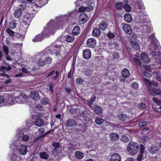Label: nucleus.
I'll return each instance as SVG.
<instances>
[{
  "instance_id": "obj_1",
  "label": "nucleus",
  "mask_w": 161,
  "mask_h": 161,
  "mask_svg": "<svg viewBox=\"0 0 161 161\" xmlns=\"http://www.w3.org/2000/svg\"><path fill=\"white\" fill-rule=\"evenodd\" d=\"M28 97L25 94H20L18 97L8 98L6 100V103L9 105H13L16 103H26L28 102Z\"/></svg>"
},
{
  "instance_id": "obj_2",
  "label": "nucleus",
  "mask_w": 161,
  "mask_h": 161,
  "mask_svg": "<svg viewBox=\"0 0 161 161\" xmlns=\"http://www.w3.org/2000/svg\"><path fill=\"white\" fill-rule=\"evenodd\" d=\"M131 6H133L134 8H133V10L135 12H138L139 13V14L138 16H140L139 17L140 19V22H145V20L144 16H145V14H144L143 12H142L140 10V11H138V10H136L137 9H140L142 8V4L140 3L139 2V0H132V3H131Z\"/></svg>"
},
{
  "instance_id": "obj_3",
  "label": "nucleus",
  "mask_w": 161,
  "mask_h": 161,
  "mask_svg": "<svg viewBox=\"0 0 161 161\" xmlns=\"http://www.w3.org/2000/svg\"><path fill=\"white\" fill-rule=\"evenodd\" d=\"M150 50L151 51V54L155 59L156 61L161 64V59L160 57L156 59V56L159 57L161 55V53L160 51L159 47L156 43H153L150 45Z\"/></svg>"
},
{
  "instance_id": "obj_4",
  "label": "nucleus",
  "mask_w": 161,
  "mask_h": 161,
  "mask_svg": "<svg viewBox=\"0 0 161 161\" xmlns=\"http://www.w3.org/2000/svg\"><path fill=\"white\" fill-rule=\"evenodd\" d=\"M148 91L150 93V95L154 96L155 94L160 95L161 94V90L154 88L151 86L148 87Z\"/></svg>"
},
{
  "instance_id": "obj_5",
  "label": "nucleus",
  "mask_w": 161,
  "mask_h": 161,
  "mask_svg": "<svg viewBox=\"0 0 161 161\" xmlns=\"http://www.w3.org/2000/svg\"><path fill=\"white\" fill-rule=\"evenodd\" d=\"M96 40L94 38H89L87 39L86 42V44L88 47L93 48L96 46Z\"/></svg>"
},
{
  "instance_id": "obj_6",
  "label": "nucleus",
  "mask_w": 161,
  "mask_h": 161,
  "mask_svg": "<svg viewBox=\"0 0 161 161\" xmlns=\"http://www.w3.org/2000/svg\"><path fill=\"white\" fill-rule=\"evenodd\" d=\"M77 124L76 122L73 119H69L67 121L66 127V128H70L74 126H76Z\"/></svg>"
},
{
  "instance_id": "obj_7",
  "label": "nucleus",
  "mask_w": 161,
  "mask_h": 161,
  "mask_svg": "<svg viewBox=\"0 0 161 161\" xmlns=\"http://www.w3.org/2000/svg\"><path fill=\"white\" fill-rule=\"evenodd\" d=\"M32 17L30 14L26 13L23 18V22L26 25H29L30 23Z\"/></svg>"
},
{
  "instance_id": "obj_8",
  "label": "nucleus",
  "mask_w": 161,
  "mask_h": 161,
  "mask_svg": "<svg viewBox=\"0 0 161 161\" xmlns=\"http://www.w3.org/2000/svg\"><path fill=\"white\" fill-rule=\"evenodd\" d=\"M88 19V15L86 14L82 13L79 16V22L80 24H84L87 21Z\"/></svg>"
},
{
  "instance_id": "obj_9",
  "label": "nucleus",
  "mask_w": 161,
  "mask_h": 161,
  "mask_svg": "<svg viewBox=\"0 0 161 161\" xmlns=\"http://www.w3.org/2000/svg\"><path fill=\"white\" fill-rule=\"evenodd\" d=\"M158 147L155 145H152L148 147V151L152 154L156 153L158 152Z\"/></svg>"
},
{
  "instance_id": "obj_10",
  "label": "nucleus",
  "mask_w": 161,
  "mask_h": 161,
  "mask_svg": "<svg viewBox=\"0 0 161 161\" xmlns=\"http://www.w3.org/2000/svg\"><path fill=\"white\" fill-rule=\"evenodd\" d=\"M145 150V147L142 144L140 145V151L138 157L137 158V160L138 161H141L142 159V156L144 153Z\"/></svg>"
},
{
  "instance_id": "obj_11",
  "label": "nucleus",
  "mask_w": 161,
  "mask_h": 161,
  "mask_svg": "<svg viewBox=\"0 0 161 161\" xmlns=\"http://www.w3.org/2000/svg\"><path fill=\"white\" fill-rule=\"evenodd\" d=\"M83 56L85 59H88L91 56V53L89 49H85L83 53Z\"/></svg>"
},
{
  "instance_id": "obj_12",
  "label": "nucleus",
  "mask_w": 161,
  "mask_h": 161,
  "mask_svg": "<svg viewBox=\"0 0 161 161\" xmlns=\"http://www.w3.org/2000/svg\"><path fill=\"white\" fill-rule=\"evenodd\" d=\"M121 157L118 153H114L111 156L110 161H121Z\"/></svg>"
},
{
  "instance_id": "obj_13",
  "label": "nucleus",
  "mask_w": 161,
  "mask_h": 161,
  "mask_svg": "<svg viewBox=\"0 0 161 161\" xmlns=\"http://www.w3.org/2000/svg\"><path fill=\"white\" fill-rule=\"evenodd\" d=\"M46 0H37L34 5L37 7H42L46 3Z\"/></svg>"
},
{
  "instance_id": "obj_14",
  "label": "nucleus",
  "mask_w": 161,
  "mask_h": 161,
  "mask_svg": "<svg viewBox=\"0 0 161 161\" xmlns=\"http://www.w3.org/2000/svg\"><path fill=\"white\" fill-rule=\"evenodd\" d=\"M80 31V27L79 26L77 25L74 27L71 32L72 35L73 36L78 35Z\"/></svg>"
},
{
  "instance_id": "obj_15",
  "label": "nucleus",
  "mask_w": 161,
  "mask_h": 161,
  "mask_svg": "<svg viewBox=\"0 0 161 161\" xmlns=\"http://www.w3.org/2000/svg\"><path fill=\"white\" fill-rule=\"evenodd\" d=\"M139 148V145L137 143H131V153L133 154L136 153L138 152Z\"/></svg>"
},
{
  "instance_id": "obj_16",
  "label": "nucleus",
  "mask_w": 161,
  "mask_h": 161,
  "mask_svg": "<svg viewBox=\"0 0 161 161\" xmlns=\"http://www.w3.org/2000/svg\"><path fill=\"white\" fill-rule=\"evenodd\" d=\"M109 137L110 140L112 142H115L119 138V136L117 133H112L110 134Z\"/></svg>"
},
{
  "instance_id": "obj_17",
  "label": "nucleus",
  "mask_w": 161,
  "mask_h": 161,
  "mask_svg": "<svg viewBox=\"0 0 161 161\" xmlns=\"http://www.w3.org/2000/svg\"><path fill=\"white\" fill-rule=\"evenodd\" d=\"M30 96L31 97L35 100L40 99V97L39 93L37 92L34 91L31 92Z\"/></svg>"
},
{
  "instance_id": "obj_18",
  "label": "nucleus",
  "mask_w": 161,
  "mask_h": 161,
  "mask_svg": "<svg viewBox=\"0 0 161 161\" xmlns=\"http://www.w3.org/2000/svg\"><path fill=\"white\" fill-rule=\"evenodd\" d=\"M108 26V24L105 20H103L99 25V28L102 31H104Z\"/></svg>"
},
{
  "instance_id": "obj_19",
  "label": "nucleus",
  "mask_w": 161,
  "mask_h": 161,
  "mask_svg": "<svg viewBox=\"0 0 161 161\" xmlns=\"http://www.w3.org/2000/svg\"><path fill=\"white\" fill-rule=\"evenodd\" d=\"M122 28L126 33L131 35V27L129 25L125 24L123 25Z\"/></svg>"
},
{
  "instance_id": "obj_20",
  "label": "nucleus",
  "mask_w": 161,
  "mask_h": 161,
  "mask_svg": "<svg viewBox=\"0 0 161 161\" xmlns=\"http://www.w3.org/2000/svg\"><path fill=\"white\" fill-rule=\"evenodd\" d=\"M19 151L21 154L25 155L27 152V148L26 146L25 145H21L19 148Z\"/></svg>"
},
{
  "instance_id": "obj_21",
  "label": "nucleus",
  "mask_w": 161,
  "mask_h": 161,
  "mask_svg": "<svg viewBox=\"0 0 161 161\" xmlns=\"http://www.w3.org/2000/svg\"><path fill=\"white\" fill-rule=\"evenodd\" d=\"M35 125L38 127L42 126L44 124V122L43 120L40 118H37L36 119L35 121Z\"/></svg>"
},
{
  "instance_id": "obj_22",
  "label": "nucleus",
  "mask_w": 161,
  "mask_h": 161,
  "mask_svg": "<svg viewBox=\"0 0 161 161\" xmlns=\"http://www.w3.org/2000/svg\"><path fill=\"white\" fill-rule=\"evenodd\" d=\"M22 13V11L20 9H17L15 10L14 15L15 18H19L21 17Z\"/></svg>"
},
{
  "instance_id": "obj_23",
  "label": "nucleus",
  "mask_w": 161,
  "mask_h": 161,
  "mask_svg": "<svg viewBox=\"0 0 161 161\" xmlns=\"http://www.w3.org/2000/svg\"><path fill=\"white\" fill-rule=\"evenodd\" d=\"M94 112L97 115L101 114L102 113V109L98 105H96L94 108Z\"/></svg>"
},
{
  "instance_id": "obj_24",
  "label": "nucleus",
  "mask_w": 161,
  "mask_h": 161,
  "mask_svg": "<svg viewBox=\"0 0 161 161\" xmlns=\"http://www.w3.org/2000/svg\"><path fill=\"white\" fill-rule=\"evenodd\" d=\"M142 59L143 61L146 63H148L150 61V59L149 58L148 55L145 53H142L141 55Z\"/></svg>"
},
{
  "instance_id": "obj_25",
  "label": "nucleus",
  "mask_w": 161,
  "mask_h": 161,
  "mask_svg": "<svg viewBox=\"0 0 161 161\" xmlns=\"http://www.w3.org/2000/svg\"><path fill=\"white\" fill-rule=\"evenodd\" d=\"M92 35L94 36L97 37L101 35V31L99 29L95 28L93 30L92 32Z\"/></svg>"
},
{
  "instance_id": "obj_26",
  "label": "nucleus",
  "mask_w": 161,
  "mask_h": 161,
  "mask_svg": "<svg viewBox=\"0 0 161 161\" xmlns=\"http://www.w3.org/2000/svg\"><path fill=\"white\" fill-rule=\"evenodd\" d=\"M95 123L98 125H101L104 122V119L101 117H96L95 118Z\"/></svg>"
},
{
  "instance_id": "obj_27",
  "label": "nucleus",
  "mask_w": 161,
  "mask_h": 161,
  "mask_svg": "<svg viewBox=\"0 0 161 161\" xmlns=\"http://www.w3.org/2000/svg\"><path fill=\"white\" fill-rule=\"evenodd\" d=\"M117 118L120 121L124 122L127 120L128 117L126 115L121 114L118 115Z\"/></svg>"
},
{
  "instance_id": "obj_28",
  "label": "nucleus",
  "mask_w": 161,
  "mask_h": 161,
  "mask_svg": "<svg viewBox=\"0 0 161 161\" xmlns=\"http://www.w3.org/2000/svg\"><path fill=\"white\" fill-rule=\"evenodd\" d=\"M42 39L43 37L42 35L39 34L36 35L35 37L33 39L32 41L34 42H40L42 40Z\"/></svg>"
},
{
  "instance_id": "obj_29",
  "label": "nucleus",
  "mask_w": 161,
  "mask_h": 161,
  "mask_svg": "<svg viewBox=\"0 0 161 161\" xmlns=\"http://www.w3.org/2000/svg\"><path fill=\"white\" fill-rule=\"evenodd\" d=\"M75 157L79 159H81L84 156V154L79 151H76L75 153Z\"/></svg>"
},
{
  "instance_id": "obj_30",
  "label": "nucleus",
  "mask_w": 161,
  "mask_h": 161,
  "mask_svg": "<svg viewBox=\"0 0 161 161\" xmlns=\"http://www.w3.org/2000/svg\"><path fill=\"white\" fill-rule=\"evenodd\" d=\"M131 46L135 50H139L140 49V45L137 42L131 41Z\"/></svg>"
},
{
  "instance_id": "obj_31",
  "label": "nucleus",
  "mask_w": 161,
  "mask_h": 161,
  "mask_svg": "<svg viewBox=\"0 0 161 161\" xmlns=\"http://www.w3.org/2000/svg\"><path fill=\"white\" fill-rule=\"evenodd\" d=\"M96 98L94 96H92V97L87 101V105L90 107H92L93 103L96 100Z\"/></svg>"
},
{
  "instance_id": "obj_32",
  "label": "nucleus",
  "mask_w": 161,
  "mask_h": 161,
  "mask_svg": "<svg viewBox=\"0 0 161 161\" xmlns=\"http://www.w3.org/2000/svg\"><path fill=\"white\" fill-rule=\"evenodd\" d=\"M122 74L123 77L127 78L130 75V72L127 69H125L122 70Z\"/></svg>"
},
{
  "instance_id": "obj_33",
  "label": "nucleus",
  "mask_w": 161,
  "mask_h": 161,
  "mask_svg": "<svg viewBox=\"0 0 161 161\" xmlns=\"http://www.w3.org/2000/svg\"><path fill=\"white\" fill-rule=\"evenodd\" d=\"M40 157L42 158L47 160L49 157V155L46 152H44L39 153Z\"/></svg>"
},
{
  "instance_id": "obj_34",
  "label": "nucleus",
  "mask_w": 161,
  "mask_h": 161,
  "mask_svg": "<svg viewBox=\"0 0 161 161\" xmlns=\"http://www.w3.org/2000/svg\"><path fill=\"white\" fill-rule=\"evenodd\" d=\"M65 39L68 42H72L74 41L75 37L73 36L66 35L65 36Z\"/></svg>"
},
{
  "instance_id": "obj_35",
  "label": "nucleus",
  "mask_w": 161,
  "mask_h": 161,
  "mask_svg": "<svg viewBox=\"0 0 161 161\" xmlns=\"http://www.w3.org/2000/svg\"><path fill=\"white\" fill-rule=\"evenodd\" d=\"M125 21L128 23L131 22V14L129 13L125 14L124 15Z\"/></svg>"
},
{
  "instance_id": "obj_36",
  "label": "nucleus",
  "mask_w": 161,
  "mask_h": 161,
  "mask_svg": "<svg viewBox=\"0 0 161 161\" xmlns=\"http://www.w3.org/2000/svg\"><path fill=\"white\" fill-rule=\"evenodd\" d=\"M45 129L43 128H39L38 129V131L39 132V135L40 137H37L36 140H38L39 139L40 137H43V133L44 132Z\"/></svg>"
},
{
  "instance_id": "obj_37",
  "label": "nucleus",
  "mask_w": 161,
  "mask_h": 161,
  "mask_svg": "<svg viewBox=\"0 0 161 161\" xmlns=\"http://www.w3.org/2000/svg\"><path fill=\"white\" fill-rule=\"evenodd\" d=\"M80 144L79 143L76 142L74 144L70 145V148L72 150H75L78 149L80 147Z\"/></svg>"
},
{
  "instance_id": "obj_38",
  "label": "nucleus",
  "mask_w": 161,
  "mask_h": 161,
  "mask_svg": "<svg viewBox=\"0 0 161 161\" xmlns=\"http://www.w3.org/2000/svg\"><path fill=\"white\" fill-rule=\"evenodd\" d=\"M37 64L39 67L43 66L45 65V62L41 58H39L37 61Z\"/></svg>"
},
{
  "instance_id": "obj_39",
  "label": "nucleus",
  "mask_w": 161,
  "mask_h": 161,
  "mask_svg": "<svg viewBox=\"0 0 161 161\" xmlns=\"http://www.w3.org/2000/svg\"><path fill=\"white\" fill-rule=\"evenodd\" d=\"M52 146L54 148L53 150L55 151L57 148H58L60 147V143L58 142H53L52 143Z\"/></svg>"
},
{
  "instance_id": "obj_40",
  "label": "nucleus",
  "mask_w": 161,
  "mask_h": 161,
  "mask_svg": "<svg viewBox=\"0 0 161 161\" xmlns=\"http://www.w3.org/2000/svg\"><path fill=\"white\" fill-rule=\"evenodd\" d=\"M123 8L126 11L130 12L131 10V7L128 4H125L123 6Z\"/></svg>"
},
{
  "instance_id": "obj_41",
  "label": "nucleus",
  "mask_w": 161,
  "mask_h": 161,
  "mask_svg": "<svg viewBox=\"0 0 161 161\" xmlns=\"http://www.w3.org/2000/svg\"><path fill=\"white\" fill-rule=\"evenodd\" d=\"M89 113L87 111H85L82 112L81 115L85 118H87L89 116Z\"/></svg>"
},
{
  "instance_id": "obj_42",
  "label": "nucleus",
  "mask_w": 161,
  "mask_h": 161,
  "mask_svg": "<svg viewBox=\"0 0 161 161\" xmlns=\"http://www.w3.org/2000/svg\"><path fill=\"white\" fill-rule=\"evenodd\" d=\"M106 36L110 39H113L115 36V35L114 33H112L111 32H109L107 34Z\"/></svg>"
},
{
  "instance_id": "obj_43",
  "label": "nucleus",
  "mask_w": 161,
  "mask_h": 161,
  "mask_svg": "<svg viewBox=\"0 0 161 161\" xmlns=\"http://www.w3.org/2000/svg\"><path fill=\"white\" fill-rule=\"evenodd\" d=\"M23 4H20L19 6V9H20L21 10H24L27 7V6L26 5V3L25 2V3H23Z\"/></svg>"
},
{
  "instance_id": "obj_44",
  "label": "nucleus",
  "mask_w": 161,
  "mask_h": 161,
  "mask_svg": "<svg viewBox=\"0 0 161 161\" xmlns=\"http://www.w3.org/2000/svg\"><path fill=\"white\" fill-rule=\"evenodd\" d=\"M45 62V64H50L52 62V59L51 57H46L44 61Z\"/></svg>"
},
{
  "instance_id": "obj_45",
  "label": "nucleus",
  "mask_w": 161,
  "mask_h": 161,
  "mask_svg": "<svg viewBox=\"0 0 161 161\" xmlns=\"http://www.w3.org/2000/svg\"><path fill=\"white\" fill-rule=\"evenodd\" d=\"M6 32L10 36H14V32L12 30L8 28L6 29Z\"/></svg>"
},
{
  "instance_id": "obj_46",
  "label": "nucleus",
  "mask_w": 161,
  "mask_h": 161,
  "mask_svg": "<svg viewBox=\"0 0 161 161\" xmlns=\"http://www.w3.org/2000/svg\"><path fill=\"white\" fill-rule=\"evenodd\" d=\"M3 50L5 55H8V47L5 45H4L3 46Z\"/></svg>"
},
{
  "instance_id": "obj_47",
  "label": "nucleus",
  "mask_w": 161,
  "mask_h": 161,
  "mask_svg": "<svg viewBox=\"0 0 161 161\" xmlns=\"http://www.w3.org/2000/svg\"><path fill=\"white\" fill-rule=\"evenodd\" d=\"M75 80L76 83L79 84H82L83 82V79L80 77L76 78Z\"/></svg>"
},
{
  "instance_id": "obj_48",
  "label": "nucleus",
  "mask_w": 161,
  "mask_h": 161,
  "mask_svg": "<svg viewBox=\"0 0 161 161\" xmlns=\"http://www.w3.org/2000/svg\"><path fill=\"white\" fill-rule=\"evenodd\" d=\"M115 6L116 8L118 9H121L123 7L122 3L120 2L116 3Z\"/></svg>"
},
{
  "instance_id": "obj_49",
  "label": "nucleus",
  "mask_w": 161,
  "mask_h": 161,
  "mask_svg": "<svg viewBox=\"0 0 161 161\" xmlns=\"http://www.w3.org/2000/svg\"><path fill=\"white\" fill-rule=\"evenodd\" d=\"M41 103L42 104L47 105L49 104L48 100L47 98H43L41 100Z\"/></svg>"
},
{
  "instance_id": "obj_50",
  "label": "nucleus",
  "mask_w": 161,
  "mask_h": 161,
  "mask_svg": "<svg viewBox=\"0 0 161 161\" xmlns=\"http://www.w3.org/2000/svg\"><path fill=\"white\" fill-rule=\"evenodd\" d=\"M121 140L125 142H126L128 141L129 139L126 136L124 135L122 136L121 137Z\"/></svg>"
},
{
  "instance_id": "obj_51",
  "label": "nucleus",
  "mask_w": 161,
  "mask_h": 161,
  "mask_svg": "<svg viewBox=\"0 0 161 161\" xmlns=\"http://www.w3.org/2000/svg\"><path fill=\"white\" fill-rule=\"evenodd\" d=\"M153 101L158 105H161V101L155 97H153Z\"/></svg>"
},
{
  "instance_id": "obj_52",
  "label": "nucleus",
  "mask_w": 161,
  "mask_h": 161,
  "mask_svg": "<svg viewBox=\"0 0 161 161\" xmlns=\"http://www.w3.org/2000/svg\"><path fill=\"white\" fill-rule=\"evenodd\" d=\"M131 87L134 89H137L139 87V85L137 82H133L131 84Z\"/></svg>"
},
{
  "instance_id": "obj_53",
  "label": "nucleus",
  "mask_w": 161,
  "mask_h": 161,
  "mask_svg": "<svg viewBox=\"0 0 161 161\" xmlns=\"http://www.w3.org/2000/svg\"><path fill=\"white\" fill-rule=\"evenodd\" d=\"M138 107L139 109H144L146 108V105L145 103H142L139 104Z\"/></svg>"
},
{
  "instance_id": "obj_54",
  "label": "nucleus",
  "mask_w": 161,
  "mask_h": 161,
  "mask_svg": "<svg viewBox=\"0 0 161 161\" xmlns=\"http://www.w3.org/2000/svg\"><path fill=\"white\" fill-rule=\"evenodd\" d=\"M113 57L114 58L118 59L119 58V53L115 52L113 54Z\"/></svg>"
},
{
  "instance_id": "obj_55",
  "label": "nucleus",
  "mask_w": 161,
  "mask_h": 161,
  "mask_svg": "<svg viewBox=\"0 0 161 161\" xmlns=\"http://www.w3.org/2000/svg\"><path fill=\"white\" fill-rule=\"evenodd\" d=\"M144 81L145 82V84L147 85V90H148V87L151 85V82L150 80L147 79H144Z\"/></svg>"
},
{
  "instance_id": "obj_56",
  "label": "nucleus",
  "mask_w": 161,
  "mask_h": 161,
  "mask_svg": "<svg viewBox=\"0 0 161 161\" xmlns=\"http://www.w3.org/2000/svg\"><path fill=\"white\" fill-rule=\"evenodd\" d=\"M29 136L28 135H24L22 137V140L24 141H28L29 140Z\"/></svg>"
},
{
  "instance_id": "obj_57",
  "label": "nucleus",
  "mask_w": 161,
  "mask_h": 161,
  "mask_svg": "<svg viewBox=\"0 0 161 161\" xmlns=\"http://www.w3.org/2000/svg\"><path fill=\"white\" fill-rule=\"evenodd\" d=\"M16 25L15 23L10 22L9 24V27L11 29H13L16 27Z\"/></svg>"
},
{
  "instance_id": "obj_58",
  "label": "nucleus",
  "mask_w": 161,
  "mask_h": 161,
  "mask_svg": "<svg viewBox=\"0 0 161 161\" xmlns=\"http://www.w3.org/2000/svg\"><path fill=\"white\" fill-rule=\"evenodd\" d=\"M148 123L147 121L141 122L139 124V125L141 127L146 126Z\"/></svg>"
},
{
  "instance_id": "obj_59",
  "label": "nucleus",
  "mask_w": 161,
  "mask_h": 161,
  "mask_svg": "<svg viewBox=\"0 0 161 161\" xmlns=\"http://www.w3.org/2000/svg\"><path fill=\"white\" fill-rule=\"evenodd\" d=\"M86 11V7H84L83 6L80 7L79 8V11L80 12Z\"/></svg>"
},
{
  "instance_id": "obj_60",
  "label": "nucleus",
  "mask_w": 161,
  "mask_h": 161,
  "mask_svg": "<svg viewBox=\"0 0 161 161\" xmlns=\"http://www.w3.org/2000/svg\"><path fill=\"white\" fill-rule=\"evenodd\" d=\"M0 76H2V77L5 76L6 77L8 78H10V76L9 75H8V74L5 73H1L0 74Z\"/></svg>"
},
{
  "instance_id": "obj_61",
  "label": "nucleus",
  "mask_w": 161,
  "mask_h": 161,
  "mask_svg": "<svg viewBox=\"0 0 161 161\" xmlns=\"http://www.w3.org/2000/svg\"><path fill=\"white\" fill-rule=\"evenodd\" d=\"M133 60L134 62L138 65H140L141 64L140 61L138 58H134Z\"/></svg>"
},
{
  "instance_id": "obj_62",
  "label": "nucleus",
  "mask_w": 161,
  "mask_h": 161,
  "mask_svg": "<svg viewBox=\"0 0 161 161\" xmlns=\"http://www.w3.org/2000/svg\"><path fill=\"white\" fill-rule=\"evenodd\" d=\"M53 83L52 82V83H50L49 85V88L50 90L52 92H53Z\"/></svg>"
},
{
  "instance_id": "obj_63",
  "label": "nucleus",
  "mask_w": 161,
  "mask_h": 161,
  "mask_svg": "<svg viewBox=\"0 0 161 161\" xmlns=\"http://www.w3.org/2000/svg\"><path fill=\"white\" fill-rule=\"evenodd\" d=\"M86 11H91L93 10V8L92 6H89L87 7H86Z\"/></svg>"
},
{
  "instance_id": "obj_64",
  "label": "nucleus",
  "mask_w": 161,
  "mask_h": 161,
  "mask_svg": "<svg viewBox=\"0 0 161 161\" xmlns=\"http://www.w3.org/2000/svg\"><path fill=\"white\" fill-rule=\"evenodd\" d=\"M151 85H153L155 86H158V83L154 81H153L151 82Z\"/></svg>"
}]
</instances>
